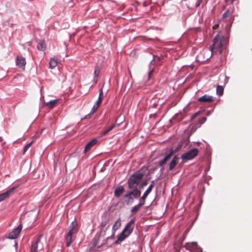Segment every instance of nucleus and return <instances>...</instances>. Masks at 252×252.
I'll list each match as a JSON object with an SVG mask.
<instances>
[{
    "mask_svg": "<svg viewBox=\"0 0 252 252\" xmlns=\"http://www.w3.org/2000/svg\"><path fill=\"white\" fill-rule=\"evenodd\" d=\"M174 153V152L173 150H171L170 152L166 155L162 160L159 161L158 165L160 166H162L166 164L167 161H168L171 158V157L173 155Z\"/></svg>",
    "mask_w": 252,
    "mask_h": 252,
    "instance_id": "dca6fc26",
    "label": "nucleus"
},
{
    "mask_svg": "<svg viewBox=\"0 0 252 252\" xmlns=\"http://www.w3.org/2000/svg\"><path fill=\"white\" fill-rule=\"evenodd\" d=\"M125 191V189L122 186L117 187L114 191V195L116 197H119Z\"/></svg>",
    "mask_w": 252,
    "mask_h": 252,
    "instance_id": "a211bd4d",
    "label": "nucleus"
},
{
    "mask_svg": "<svg viewBox=\"0 0 252 252\" xmlns=\"http://www.w3.org/2000/svg\"><path fill=\"white\" fill-rule=\"evenodd\" d=\"M198 152L199 151L197 149L194 148L191 149L183 154L181 156V158L183 160L192 159L198 155Z\"/></svg>",
    "mask_w": 252,
    "mask_h": 252,
    "instance_id": "6e6552de",
    "label": "nucleus"
},
{
    "mask_svg": "<svg viewBox=\"0 0 252 252\" xmlns=\"http://www.w3.org/2000/svg\"><path fill=\"white\" fill-rule=\"evenodd\" d=\"M214 100V97L207 94L204 95L197 98V101L201 102L210 103Z\"/></svg>",
    "mask_w": 252,
    "mask_h": 252,
    "instance_id": "4468645a",
    "label": "nucleus"
},
{
    "mask_svg": "<svg viewBox=\"0 0 252 252\" xmlns=\"http://www.w3.org/2000/svg\"><path fill=\"white\" fill-rule=\"evenodd\" d=\"M216 92H217V94L218 95H219V96L222 95L223 93V87L221 86L218 85L217 87Z\"/></svg>",
    "mask_w": 252,
    "mask_h": 252,
    "instance_id": "5701e85b",
    "label": "nucleus"
},
{
    "mask_svg": "<svg viewBox=\"0 0 252 252\" xmlns=\"http://www.w3.org/2000/svg\"><path fill=\"white\" fill-rule=\"evenodd\" d=\"M97 142V140L95 139H94L92 140L89 142H88L85 147L84 152L86 153L87 152L89 151L92 148V147L93 146H94V145H95L96 144Z\"/></svg>",
    "mask_w": 252,
    "mask_h": 252,
    "instance_id": "f3484780",
    "label": "nucleus"
},
{
    "mask_svg": "<svg viewBox=\"0 0 252 252\" xmlns=\"http://www.w3.org/2000/svg\"><path fill=\"white\" fill-rule=\"evenodd\" d=\"M178 160L179 158L176 156H174L169 164V169L170 170H172L176 166L178 162Z\"/></svg>",
    "mask_w": 252,
    "mask_h": 252,
    "instance_id": "aec40b11",
    "label": "nucleus"
},
{
    "mask_svg": "<svg viewBox=\"0 0 252 252\" xmlns=\"http://www.w3.org/2000/svg\"><path fill=\"white\" fill-rule=\"evenodd\" d=\"M104 240V237H102L101 234H97L93 239V245L99 248L103 245Z\"/></svg>",
    "mask_w": 252,
    "mask_h": 252,
    "instance_id": "9d476101",
    "label": "nucleus"
},
{
    "mask_svg": "<svg viewBox=\"0 0 252 252\" xmlns=\"http://www.w3.org/2000/svg\"><path fill=\"white\" fill-rule=\"evenodd\" d=\"M103 98V93L102 88H100L99 90V96L96 103L93 106V111L96 112L99 108L100 104L101 103L102 100Z\"/></svg>",
    "mask_w": 252,
    "mask_h": 252,
    "instance_id": "9b49d317",
    "label": "nucleus"
},
{
    "mask_svg": "<svg viewBox=\"0 0 252 252\" xmlns=\"http://www.w3.org/2000/svg\"><path fill=\"white\" fill-rule=\"evenodd\" d=\"M58 60L56 58H51L49 62V68L54 69L57 66L58 64Z\"/></svg>",
    "mask_w": 252,
    "mask_h": 252,
    "instance_id": "6ab92c4d",
    "label": "nucleus"
},
{
    "mask_svg": "<svg viewBox=\"0 0 252 252\" xmlns=\"http://www.w3.org/2000/svg\"><path fill=\"white\" fill-rule=\"evenodd\" d=\"M100 70L99 67L97 65H96L94 67V75L95 77H97L98 76L99 74Z\"/></svg>",
    "mask_w": 252,
    "mask_h": 252,
    "instance_id": "cd10ccee",
    "label": "nucleus"
},
{
    "mask_svg": "<svg viewBox=\"0 0 252 252\" xmlns=\"http://www.w3.org/2000/svg\"><path fill=\"white\" fill-rule=\"evenodd\" d=\"M202 0H198L197 2L195 4L196 7H198L200 5V3L202 2Z\"/></svg>",
    "mask_w": 252,
    "mask_h": 252,
    "instance_id": "c9c22d12",
    "label": "nucleus"
},
{
    "mask_svg": "<svg viewBox=\"0 0 252 252\" xmlns=\"http://www.w3.org/2000/svg\"><path fill=\"white\" fill-rule=\"evenodd\" d=\"M57 101L58 99L51 100L49 102L47 103L46 106L50 109H52L55 106L56 104L57 103Z\"/></svg>",
    "mask_w": 252,
    "mask_h": 252,
    "instance_id": "4be33fe9",
    "label": "nucleus"
},
{
    "mask_svg": "<svg viewBox=\"0 0 252 252\" xmlns=\"http://www.w3.org/2000/svg\"><path fill=\"white\" fill-rule=\"evenodd\" d=\"M42 236V235H40L37 237L34 238L32 242L30 252H39L43 249L42 245L39 247V244Z\"/></svg>",
    "mask_w": 252,
    "mask_h": 252,
    "instance_id": "0eeeda50",
    "label": "nucleus"
},
{
    "mask_svg": "<svg viewBox=\"0 0 252 252\" xmlns=\"http://www.w3.org/2000/svg\"><path fill=\"white\" fill-rule=\"evenodd\" d=\"M95 112H94V111H93V108H92V110H91V112H90V113H89V114L86 116V117H89V118L91 117L93 115V114L94 113H95Z\"/></svg>",
    "mask_w": 252,
    "mask_h": 252,
    "instance_id": "f704fd0d",
    "label": "nucleus"
},
{
    "mask_svg": "<svg viewBox=\"0 0 252 252\" xmlns=\"http://www.w3.org/2000/svg\"><path fill=\"white\" fill-rule=\"evenodd\" d=\"M206 121V117H202L201 119H200L198 120V122L199 123L200 125H201L203 124L205 121Z\"/></svg>",
    "mask_w": 252,
    "mask_h": 252,
    "instance_id": "c756f323",
    "label": "nucleus"
},
{
    "mask_svg": "<svg viewBox=\"0 0 252 252\" xmlns=\"http://www.w3.org/2000/svg\"><path fill=\"white\" fill-rule=\"evenodd\" d=\"M154 181H152L151 185L149 186L147 190L145 191V193L149 195L151 192L153 188H154Z\"/></svg>",
    "mask_w": 252,
    "mask_h": 252,
    "instance_id": "bb28decb",
    "label": "nucleus"
},
{
    "mask_svg": "<svg viewBox=\"0 0 252 252\" xmlns=\"http://www.w3.org/2000/svg\"><path fill=\"white\" fill-rule=\"evenodd\" d=\"M121 225V220H118L114 223L113 226V229L114 230H116L118 229Z\"/></svg>",
    "mask_w": 252,
    "mask_h": 252,
    "instance_id": "b1692460",
    "label": "nucleus"
},
{
    "mask_svg": "<svg viewBox=\"0 0 252 252\" xmlns=\"http://www.w3.org/2000/svg\"><path fill=\"white\" fill-rule=\"evenodd\" d=\"M143 4H144V6H146V4L145 2H144V3H143Z\"/></svg>",
    "mask_w": 252,
    "mask_h": 252,
    "instance_id": "a19ab883",
    "label": "nucleus"
},
{
    "mask_svg": "<svg viewBox=\"0 0 252 252\" xmlns=\"http://www.w3.org/2000/svg\"><path fill=\"white\" fill-rule=\"evenodd\" d=\"M190 252H202V250L199 247L196 242L187 243L183 247Z\"/></svg>",
    "mask_w": 252,
    "mask_h": 252,
    "instance_id": "1a4fd4ad",
    "label": "nucleus"
},
{
    "mask_svg": "<svg viewBox=\"0 0 252 252\" xmlns=\"http://www.w3.org/2000/svg\"><path fill=\"white\" fill-rule=\"evenodd\" d=\"M235 8L234 5H231L222 14V19L228 23L226 25V30L228 31L231 26L234 18Z\"/></svg>",
    "mask_w": 252,
    "mask_h": 252,
    "instance_id": "7ed1b4c3",
    "label": "nucleus"
},
{
    "mask_svg": "<svg viewBox=\"0 0 252 252\" xmlns=\"http://www.w3.org/2000/svg\"><path fill=\"white\" fill-rule=\"evenodd\" d=\"M37 48L38 50L44 51L46 49V44L45 41L41 40L37 44Z\"/></svg>",
    "mask_w": 252,
    "mask_h": 252,
    "instance_id": "412c9836",
    "label": "nucleus"
},
{
    "mask_svg": "<svg viewBox=\"0 0 252 252\" xmlns=\"http://www.w3.org/2000/svg\"><path fill=\"white\" fill-rule=\"evenodd\" d=\"M16 63L19 67L22 68L23 70L25 69L26 62L24 58L21 56H17Z\"/></svg>",
    "mask_w": 252,
    "mask_h": 252,
    "instance_id": "ddd939ff",
    "label": "nucleus"
},
{
    "mask_svg": "<svg viewBox=\"0 0 252 252\" xmlns=\"http://www.w3.org/2000/svg\"><path fill=\"white\" fill-rule=\"evenodd\" d=\"M147 185V183H146V182H145V183H144L142 184V186H145V185Z\"/></svg>",
    "mask_w": 252,
    "mask_h": 252,
    "instance_id": "58836bf2",
    "label": "nucleus"
},
{
    "mask_svg": "<svg viewBox=\"0 0 252 252\" xmlns=\"http://www.w3.org/2000/svg\"><path fill=\"white\" fill-rule=\"evenodd\" d=\"M151 73H152V71L150 72L149 75L151 74Z\"/></svg>",
    "mask_w": 252,
    "mask_h": 252,
    "instance_id": "79ce46f5",
    "label": "nucleus"
},
{
    "mask_svg": "<svg viewBox=\"0 0 252 252\" xmlns=\"http://www.w3.org/2000/svg\"><path fill=\"white\" fill-rule=\"evenodd\" d=\"M32 143L33 141H31L30 143H28L25 146L24 149L23 154H24L28 151V150L31 147Z\"/></svg>",
    "mask_w": 252,
    "mask_h": 252,
    "instance_id": "c85d7f7f",
    "label": "nucleus"
},
{
    "mask_svg": "<svg viewBox=\"0 0 252 252\" xmlns=\"http://www.w3.org/2000/svg\"><path fill=\"white\" fill-rule=\"evenodd\" d=\"M235 0H226V2H229V1H230V3H231V5H233V2L234 1H235Z\"/></svg>",
    "mask_w": 252,
    "mask_h": 252,
    "instance_id": "4c0bfd02",
    "label": "nucleus"
},
{
    "mask_svg": "<svg viewBox=\"0 0 252 252\" xmlns=\"http://www.w3.org/2000/svg\"><path fill=\"white\" fill-rule=\"evenodd\" d=\"M218 27H219V25L218 24H216V25L213 26V30H216V29H218Z\"/></svg>",
    "mask_w": 252,
    "mask_h": 252,
    "instance_id": "e433bc0d",
    "label": "nucleus"
},
{
    "mask_svg": "<svg viewBox=\"0 0 252 252\" xmlns=\"http://www.w3.org/2000/svg\"><path fill=\"white\" fill-rule=\"evenodd\" d=\"M134 219H132L126 224L125 228L119 236L116 242V243L122 242L131 233L134 227Z\"/></svg>",
    "mask_w": 252,
    "mask_h": 252,
    "instance_id": "20e7f679",
    "label": "nucleus"
},
{
    "mask_svg": "<svg viewBox=\"0 0 252 252\" xmlns=\"http://www.w3.org/2000/svg\"><path fill=\"white\" fill-rule=\"evenodd\" d=\"M143 176V174L139 171L131 175L127 181L128 189H132L137 188V186L140 183Z\"/></svg>",
    "mask_w": 252,
    "mask_h": 252,
    "instance_id": "39448f33",
    "label": "nucleus"
},
{
    "mask_svg": "<svg viewBox=\"0 0 252 252\" xmlns=\"http://www.w3.org/2000/svg\"><path fill=\"white\" fill-rule=\"evenodd\" d=\"M22 229V225L20 223L17 228L9 233L8 238L12 239L16 238L21 232Z\"/></svg>",
    "mask_w": 252,
    "mask_h": 252,
    "instance_id": "f8f14e48",
    "label": "nucleus"
},
{
    "mask_svg": "<svg viewBox=\"0 0 252 252\" xmlns=\"http://www.w3.org/2000/svg\"><path fill=\"white\" fill-rule=\"evenodd\" d=\"M227 43L228 39L219 32L213 39V44L210 46L209 49H206L203 50V54L208 53V55L205 59L206 60L209 59L213 53L220 54Z\"/></svg>",
    "mask_w": 252,
    "mask_h": 252,
    "instance_id": "f257e3e1",
    "label": "nucleus"
},
{
    "mask_svg": "<svg viewBox=\"0 0 252 252\" xmlns=\"http://www.w3.org/2000/svg\"><path fill=\"white\" fill-rule=\"evenodd\" d=\"M148 194L145 193V192L144 193L143 195H142V196L141 197L140 199H141L142 200H144L145 201L146 198L147 197Z\"/></svg>",
    "mask_w": 252,
    "mask_h": 252,
    "instance_id": "473e14b6",
    "label": "nucleus"
},
{
    "mask_svg": "<svg viewBox=\"0 0 252 252\" xmlns=\"http://www.w3.org/2000/svg\"><path fill=\"white\" fill-rule=\"evenodd\" d=\"M145 201L144 200H142L141 199H140L139 203H138V205L141 207L142 206H143L145 204Z\"/></svg>",
    "mask_w": 252,
    "mask_h": 252,
    "instance_id": "2f4dec72",
    "label": "nucleus"
},
{
    "mask_svg": "<svg viewBox=\"0 0 252 252\" xmlns=\"http://www.w3.org/2000/svg\"><path fill=\"white\" fill-rule=\"evenodd\" d=\"M115 127V125H112L109 126L107 129L104 130L101 133V136H104L107 134L110 131L113 129V128Z\"/></svg>",
    "mask_w": 252,
    "mask_h": 252,
    "instance_id": "393cba45",
    "label": "nucleus"
},
{
    "mask_svg": "<svg viewBox=\"0 0 252 252\" xmlns=\"http://www.w3.org/2000/svg\"><path fill=\"white\" fill-rule=\"evenodd\" d=\"M209 115V112H207V115L208 116Z\"/></svg>",
    "mask_w": 252,
    "mask_h": 252,
    "instance_id": "ea45409f",
    "label": "nucleus"
},
{
    "mask_svg": "<svg viewBox=\"0 0 252 252\" xmlns=\"http://www.w3.org/2000/svg\"><path fill=\"white\" fill-rule=\"evenodd\" d=\"M200 113V111H198V112H197L195 113L193 115H192V116L191 117V119H194L197 116H198Z\"/></svg>",
    "mask_w": 252,
    "mask_h": 252,
    "instance_id": "7c9ffc66",
    "label": "nucleus"
},
{
    "mask_svg": "<svg viewBox=\"0 0 252 252\" xmlns=\"http://www.w3.org/2000/svg\"><path fill=\"white\" fill-rule=\"evenodd\" d=\"M127 192L124 195L125 202L127 205L131 204L135 199H137L141 195V191L137 188Z\"/></svg>",
    "mask_w": 252,
    "mask_h": 252,
    "instance_id": "423d86ee",
    "label": "nucleus"
},
{
    "mask_svg": "<svg viewBox=\"0 0 252 252\" xmlns=\"http://www.w3.org/2000/svg\"><path fill=\"white\" fill-rule=\"evenodd\" d=\"M141 207L138 204L133 207L131 209V213L134 215L136 214L139 210Z\"/></svg>",
    "mask_w": 252,
    "mask_h": 252,
    "instance_id": "a878e982",
    "label": "nucleus"
},
{
    "mask_svg": "<svg viewBox=\"0 0 252 252\" xmlns=\"http://www.w3.org/2000/svg\"><path fill=\"white\" fill-rule=\"evenodd\" d=\"M148 194L145 193V192L144 193L143 195H142V196L141 197L140 199H141L142 200H144L145 201L146 198L147 197Z\"/></svg>",
    "mask_w": 252,
    "mask_h": 252,
    "instance_id": "72a5a7b5",
    "label": "nucleus"
},
{
    "mask_svg": "<svg viewBox=\"0 0 252 252\" xmlns=\"http://www.w3.org/2000/svg\"><path fill=\"white\" fill-rule=\"evenodd\" d=\"M15 189V187L12 188L5 192L0 194V202L8 198L12 194Z\"/></svg>",
    "mask_w": 252,
    "mask_h": 252,
    "instance_id": "2eb2a0df",
    "label": "nucleus"
},
{
    "mask_svg": "<svg viewBox=\"0 0 252 252\" xmlns=\"http://www.w3.org/2000/svg\"><path fill=\"white\" fill-rule=\"evenodd\" d=\"M79 227L77 222L75 221H73L70 224L68 228V232L65 237L66 246L69 247L73 240L75 239L74 235L76 234L78 231Z\"/></svg>",
    "mask_w": 252,
    "mask_h": 252,
    "instance_id": "f03ea898",
    "label": "nucleus"
}]
</instances>
